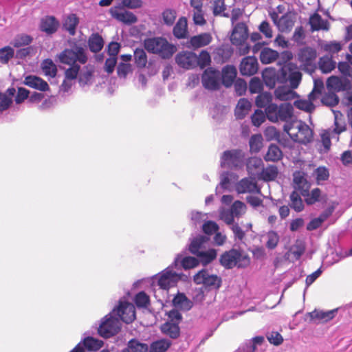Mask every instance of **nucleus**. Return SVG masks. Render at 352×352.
Instances as JSON below:
<instances>
[{
  "label": "nucleus",
  "mask_w": 352,
  "mask_h": 352,
  "mask_svg": "<svg viewBox=\"0 0 352 352\" xmlns=\"http://www.w3.org/2000/svg\"><path fill=\"white\" fill-rule=\"evenodd\" d=\"M41 68L45 76H48L52 78L56 76L57 68L52 60H44L41 64Z\"/></svg>",
  "instance_id": "44"
},
{
  "label": "nucleus",
  "mask_w": 352,
  "mask_h": 352,
  "mask_svg": "<svg viewBox=\"0 0 352 352\" xmlns=\"http://www.w3.org/2000/svg\"><path fill=\"white\" fill-rule=\"evenodd\" d=\"M282 157V151L276 144H271L264 158L266 161L276 162Z\"/></svg>",
  "instance_id": "42"
},
{
  "label": "nucleus",
  "mask_w": 352,
  "mask_h": 352,
  "mask_svg": "<svg viewBox=\"0 0 352 352\" xmlns=\"http://www.w3.org/2000/svg\"><path fill=\"white\" fill-rule=\"evenodd\" d=\"M346 126H340L338 129L324 130L320 133V142L323 146V148H320V152L327 153L331 148V139H336L337 141L339 140V134L342 131H345Z\"/></svg>",
  "instance_id": "12"
},
{
  "label": "nucleus",
  "mask_w": 352,
  "mask_h": 352,
  "mask_svg": "<svg viewBox=\"0 0 352 352\" xmlns=\"http://www.w3.org/2000/svg\"><path fill=\"white\" fill-rule=\"evenodd\" d=\"M291 207L296 212H300L304 208L302 200L296 192H293L290 195Z\"/></svg>",
  "instance_id": "56"
},
{
  "label": "nucleus",
  "mask_w": 352,
  "mask_h": 352,
  "mask_svg": "<svg viewBox=\"0 0 352 352\" xmlns=\"http://www.w3.org/2000/svg\"><path fill=\"white\" fill-rule=\"evenodd\" d=\"M135 62L138 67H144L147 63L146 52L142 49H136L134 52Z\"/></svg>",
  "instance_id": "52"
},
{
  "label": "nucleus",
  "mask_w": 352,
  "mask_h": 352,
  "mask_svg": "<svg viewBox=\"0 0 352 352\" xmlns=\"http://www.w3.org/2000/svg\"><path fill=\"white\" fill-rule=\"evenodd\" d=\"M23 83L34 89L41 91H45L49 89V85L46 81L41 78L34 76L29 75L25 77Z\"/></svg>",
  "instance_id": "19"
},
{
  "label": "nucleus",
  "mask_w": 352,
  "mask_h": 352,
  "mask_svg": "<svg viewBox=\"0 0 352 352\" xmlns=\"http://www.w3.org/2000/svg\"><path fill=\"white\" fill-rule=\"evenodd\" d=\"M241 257L242 254L239 250L232 249L221 255L220 263L225 267L230 269L237 265Z\"/></svg>",
  "instance_id": "16"
},
{
  "label": "nucleus",
  "mask_w": 352,
  "mask_h": 352,
  "mask_svg": "<svg viewBox=\"0 0 352 352\" xmlns=\"http://www.w3.org/2000/svg\"><path fill=\"white\" fill-rule=\"evenodd\" d=\"M256 104L260 108H265V110L271 104H275L272 102V95L269 92L260 94L256 98Z\"/></svg>",
  "instance_id": "37"
},
{
  "label": "nucleus",
  "mask_w": 352,
  "mask_h": 352,
  "mask_svg": "<svg viewBox=\"0 0 352 352\" xmlns=\"http://www.w3.org/2000/svg\"><path fill=\"white\" fill-rule=\"evenodd\" d=\"M199 262L203 265H207L212 261L217 256V251L214 249L204 250L196 255Z\"/></svg>",
  "instance_id": "36"
},
{
  "label": "nucleus",
  "mask_w": 352,
  "mask_h": 352,
  "mask_svg": "<svg viewBox=\"0 0 352 352\" xmlns=\"http://www.w3.org/2000/svg\"><path fill=\"white\" fill-rule=\"evenodd\" d=\"M59 25L58 21L54 16H45L41 21L40 28L43 32L47 34L55 32Z\"/></svg>",
  "instance_id": "23"
},
{
  "label": "nucleus",
  "mask_w": 352,
  "mask_h": 352,
  "mask_svg": "<svg viewBox=\"0 0 352 352\" xmlns=\"http://www.w3.org/2000/svg\"><path fill=\"white\" fill-rule=\"evenodd\" d=\"M221 76L223 84L228 87L232 85L236 76V69L234 66L227 65L223 69Z\"/></svg>",
  "instance_id": "26"
},
{
  "label": "nucleus",
  "mask_w": 352,
  "mask_h": 352,
  "mask_svg": "<svg viewBox=\"0 0 352 352\" xmlns=\"http://www.w3.org/2000/svg\"><path fill=\"white\" fill-rule=\"evenodd\" d=\"M79 19L75 14H70L66 16L63 22L64 28L74 36L76 34V27L78 25Z\"/></svg>",
  "instance_id": "32"
},
{
  "label": "nucleus",
  "mask_w": 352,
  "mask_h": 352,
  "mask_svg": "<svg viewBox=\"0 0 352 352\" xmlns=\"http://www.w3.org/2000/svg\"><path fill=\"white\" fill-rule=\"evenodd\" d=\"M316 51L310 47L301 49L298 54V59L302 65H310L316 58Z\"/></svg>",
  "instance_id": "22"
},
{
  "label": "nucleus",
  "mask_w": 352,
  "mask_h": 352,
  "mask_svg": "<svg viewBox=\"0 0 352 352\" xmlns=\"http://www.w3.org/2000/svg\"><path fill=\"white\" fill-rule=\"evenodd\" d=\"M221 74L211 67L206 69L202 75L203 86L210 90H217L220 85Z\"/></svg>",
  "instance_id": "11"
},
{
  "label": "nucleus",
  "mask_w": 352,
  "mask_h": 352,
  "mask_svg": "<svg viewBox=\"0 0 352 352\" xmlns=\"http://www.w3.org/2000/svg\"><path fill=\"white\" fill-rule=\"evenodd\" d=\"M315 100H310L308 96V100H298L294 102V106L301 110L307 112H311L314 110L315 107L313 104V101Z\"/></svg>",
  "instance_id": "50"
},
{
  "label": "nucleus",
  "mask_w": 352,
  "mask_h": 352,
  "mask_svg": "<svg viewBox=\"0 0 352 352\" xmlns=\"http://www.w3.org/2000/svg\"><path fill=\"white\" fill-rule=\"evenodd\" d=\"M58 58L60 63L69 66L85 64L87 60L85 48L79 45L65 50L58 55Z\"/></svg>",
  "instance_id": "5"
},
{
  "label": "nucleus",
  "mask_w": 352,
  "mask_h": 352,
  "mask_svg": "<svg viewBox=\"0 0 352 352\" xmlns=\"http://www.w3.org/2000/svg\"><path fill=\"white\" fill-rule=\"evenodd\" d=\"M14 54V51L10 46H6L0 49V63H8V61L13 57Z\"/></svg>",
  "instance_id": "57"
},
{
  "label": "nucleus",
  "mask_w": 352,
  "mask_h": 352,
  "mask_svg": "<svg viewBox=\"0 0 352 352\" xmlns=\"http://www.w3.org/2000/svg\"><path fill=\"white\" fill-rule=\"evenodd\" d=\"M121 328V322L115 318L112 313L107 315L102 320L98 328V333L103 338H108L116 334Z\"/></svg>",
  "instance_id": "7"
},
{
  "label": "nucleus",
  "mask_w": 352,
  "mask_h": 352,
  "mask_svg": "<svg viewBox=\"0 0 352 352\" xmlns=\"http://www.w3.org/2000/svg\"><path fill=\"white\" fill-rule=\"evenodd\" d=\"M145 49L153 54H157L163 59H168L175 53L177 47L162 37H154L144 41Z\"/></svg>",
  "instance_id": "4"
},
{
  "label": "nucleus",
  "mask_w": 352,
  "mask_h": 352,
  "mask_svg": "<svg viewBox=\"0 0 352 352\" xmlns=\"http://www.w3.org/2000/svg\"><path fill=\"white\" fill-rule=\"evenodd\" d=\"M252 107L250 102L245 98H241L236 107L234 114L237 119H243L248 114Z\"/></svg>",
  "instance_id": "25"
},
{
  "label": "nucleus",
  "mask_w": 352,
  "mask_h": 352,
  "mask_svg": "<svg viewBox=\"0 0 352 352\" xmlns=\"http://www.w3.org/2000/svg\"><path fill=\"white\" fill-rule=\"evenodd\" d=\"M197 56L192 52H181L175 56V62L185 69H191L197 65Z\"/></svg>",
  "instance_id": "14"
},
{
  "label": "nucleus",
  "mask_w": 352,
  "mask_h": 352,
  "mask_svg": "<svg viewBox=\"0 0 352 352\" xmlns=\"http://www.w3.org/2000/svg\"><path fill=\"white\" fill-rule=\"evenodd\" d=\"M171 342L167 339H161L151 343L149 352H165L170 346Z\"/></svg>",
  "instance_id": "38"
},
{
  "label": "nucleus",
  "mask_w": 352,
  "mask_h": 352,
  "mask_svg": "<svg viewBox=\"0 0 352 352\" xmlns=\"http://www.w3.org/2000/svg\"><path fill=\"white\" fill-rule=\"evenodd\" d=\"M212 40L210 33H202L190 38V44L193 48H200L208 45Z\"/></svg>",
  "instance_id": "24"
},
{
  "label": "nucleus",
  "mask_w": 352,
  "mask_h": 352,
  "mask_svg": "<svg viewBox=\"0 0 352 352\" xmlns=\"http://www.w3.org/2000/svg\"><path fill=\"white\" fill-rule=\"evenodd\" d=\"M134 302L138 307L146 308L149 305V297L144 292L137 294L134 298Z\"/></svg>",
  "instance_id": "58"
},
{
  "label": "nucleus",
  "mask_w": 352,
  "mask_h": 352,
  "mask_svg": "<svg viewBox=\"0 0 352 352\" xmlns=\"http://www.w3.org/2000/svg\"><path fill=\"white\" fill-rule=\"evenodd\" d=\"M83 346L89 351H97L100 349L102 345L103 342L93 337H87L82 340Z\"/></svg>",
  "instance_id": "43"
},
{
  "label": "nucleus",
  "mask_w": 352,
  "mask_h": 352,
  "mask_svg": "<svg viewBox=\"0 0 352 352\" xmlns=\"http://www.w3.org/2000/svg\"><path fill=\"white\" fill-rule=\"evenodd\" d=\"M209 238L206 236L199 235L193 239L189 245L190 252L197 255L201 251L206 249V245L208 243Z\"/></svg>",
  "instance_id": "21"
},
{
  "label": "nucleus",
  "mask_w": 352,
  "mask_h": 352,
  "mask_svg": "<svg viewBox=\"0 0 352 352\" xmlns=\"http://www.w3.org/2000/svg\"><path fill=\"white\" fill-rule=\"evenodd\" d=\"M232 214L236 218L242 217L246 211L245 204L241 201H236L233 203L230 208Z\"/></svg>",
  "instance_id": "55"
},
{
  "label": "nucleus",
  "mask_w": 352,
  "mask_h": 352,
  "mask_svg": "<svg viewBox=\"0 0 352 352\" xmlns=\"http://www.w3.org/2000/svg\"><path fill=\"white\" fill-rule=\"evenodd\" d=\"M179 257L175 258L172 265L157 274L155 279L161 289H168L174 287L179 280L186 281L188 276L176 269L179 265Z\"/></svg>",
  "instance_id": "2"
},
{
  "label": "nucleus",
  "mask_w": 352,
  "mask_h": 352,
  "mask_svg": "<svg viewBox=\"0 0 352 352\" xmlns=\"http://www.w3.org/2000/svg\"><path fill=\"white\" fill-rule=\"evenodd\" d=\"M267 247L270 249L275 248L279 241V236L278 234L274 231H270L267 234Z\"/></svg>",
  "instance_id": "64"
},
{
  "label": "nucleus",
  "mask_w": 352,
  "mask_h": 352,
  "mask_svg": "<svg viewBox=\"0 0 352 352\" xmlns=\"http://www.w3.org/2000/svg\"><path fill=\"white\" fill-rule=\"evenodd\" d=\"M314 86L312 91L309 94L310 100H316L318 95L321 94L324 88L323 81L321 79H314Z\"/></svg>",
  "instance_id": "61"
},
{
  "label": "nucleus",
  "mask_w": 352,
  "mask_h": 352,
  "mask_svg": "<svg viewBox=\"0 0 352 352\" xmlns=\"http://www.w3.org/2000/svg\"><path fill=\"white\" fill-rule=\"evenodd\" d=\"M327 86L329 90L340 91L343 89L344 85L341 79L336 76H332L327 79Z\"/></svg>",
  "instance_id": "48"
},
{
  "label": "nucleus",
  "mask_w": 352,
  "mask_h": 352,
  "mask_svg": "<svg viewBox=\"0 0 352 352\" xmlns=\"http://www.w3.org/2000/svg\"><path fill=\"white\" fill-rule=\"evenodd\" d=\"M162 331L172 338H176L179 335V327L177 324L167 322L162 327Z\"/></svg>",
  "instance_id": "49"
},
{
  "label": "nucleus",
  "mask_w": 352,
  "mask_h": 352,
  "mask_svg": "<svg viewBox=\"0 0 352 352\" xmlns=\"http://www.w3.org/2000/svg\"><path fill=\"white\" fill-rule=\"evenodd\" d=\"M236 190L239 194L260 193L261 189L257 186L254 178L245 177L239 181L236 185Z\"/></svg>",
  "instance_id": "15"
},
{
  "label": "nucleus",
  "mask_w": 352,
  "mask_h": 352,
  "mask_svg": "<svg viewBox=\"0 0 352 352\" xmlns=\"http://www.w3.org/2000/svg\"><path fill=\"white\" fill-rule=\"evenodd\" d=\"M313 175L316 178L317 183L320 184L322 182L329 179V170L324 166H320L314 170Z\"/></svg>",
  "instance_id": "54"
},
{
  "label": "nucleus",
  "mask_w": 352,
  "mask_h": 352,
  "mask_svg": "<svg viewBox=\"0 0 352 352\" xmlns=\"http://www.w3.org/2000/svg\"><path fill=\"white\" fill-rule=\"evenodd\" d=\"M126 349L131 352H147L148 351L146 344L141 343L135 340L129 341Z\"/></svg>",
  "instance_id": "53"
},
{
  "label": "nucleus",
  "mask_w": 352,
  "mask_h": 352,
  "mask_svg": "<svg viewBox=\"0 0 352 352\" xmlns=\"http://www.w3.org/2000/svg\"><path fill=\"white\" fill-rule=\"evenodd\" d=\"M320 194V190L318 188L313 189L311 192H308V189L306 191L302 192V196L306 197L305 201L309 205L314 204L319 201Z\"/></svg>",
  "instance_id": "46"
},
{
  "label": "nucleus",
  "mask_w": 352,
  "mask_h": 352,
  "mask_svg": "<svg viewBox=\"0 0 352 352\" xmlns=\"http://www.w3.org/2000/svg\"><path fill=\"white\" fill-rule=\"evenodd\" d=\"M258 69L257 59L254 56H247L242 59L239 69L243 76H252Z\"/></svg>",
  "instance_id": "17"
},
{
  "label": "nucleus",
  "mask_w": 352,
  "mask_h": 352,
  "mask_svg": "<svg viewBox=\"0 0 352 352\" xmlns=\"http://www.w3.org/2000/svg\"><path fill=\"white\" fill-rule=\"evenodd\" d=\"M263 166L262 160L256 157L250 158L246 164L247 170L250 175H257Z\"/></svg>",
  "instance_id": "34"
},
{
  "label": "nucleus",
  "mask_w": 352,
  "mask_h": 352,
  "mask_svg": "<svg viewBox=\"0 0 352 352\" xmlns=\"http://www.w3.org/2000/svg\"><path fill=\"white\" fill-rule=\"evenodd\" d=\"M321 101L327 106L334 107L338 104L339 98L335 93L329 91L322 98Z\"/></svg>",
  "instance_id": "60"
},
{
  "label": "nucleus",
  "mask_w": 352,
  "mask_h": 352,
  "mask_svg": "<svg viewBox=\"0 0 352 352\" xmlns=\"http://www.w3.org/2000/svg\"><path fill=\"white\" fill-rule=\"evenodd\" d=\"M250 91L252 94H258L263 89V83L261 80L256 77L251 79L249 85Z\"/></svg>",
  "instance_id": "63"
},
{
  "label": "nucleus",
  "mask_w": 352,
  "mask_h": 352,
  "mask_svg": "<svg viewBox=\"0 0 352 352\" xmlns=\"http://www.w3.org/2000/svg\"><path fill=\"white\" fill-rule=\"evenodd\" d=\"M309 23L313 30H327L329 29V23L323 19L318 14H314L310 17Z\"/></svg>",
  "instance_id": "30"
},
{
  "label": "nucleus",
  "mask_w": 352,
  "mask_h": 352,
  "mask_svg": "<svg viewBox=\"0 0 352 352\" xmlns=\"http://www.w3.org/2000/svg\"><path fill=\"white\" fill-rule=\"evenodd\" d=\"M32 38L30 36L21 34L15 36L12 42V44L15 47H20L29 45L32 43Z\"/></svg>",
  "instance_id": "51"
},
{
  "label": "nucleus",
  "mask_w": 352,
  "mask_h": 352,
  "mask_svg": "<svg viewBox=\"0 0 352 352\" xmlns=\"http://www.w3.org/2000/svg\"><path fill=\"white\" fill-rule=\"evenodd\" d=\"M311 320L327 322L331 320L335 316V311H317L314 310L312 312L308 314Z\"/></svg>",
  "instance_id": "35"
},
{
  "label": "nucleus",
  "mask_w": 352,
  "mask_h": 352,
  "mask_svg": "<svg viewBox=\"0 0 352 352\" xmlns=\"http://www.w3.org/2000/svg\"><path fill=\"white\" fill-rule=\"evenodd\" d=\"M278 57V53L270 48H263L260 54V60L263 64H270L275 61Z\"/></svg>",
  "instance_id": "33"
},
{
  "label": "nucleus",
  "mask_w": 352,
  "mask_h": 352,
  "mask_svg": "<svg viewBox=\"0 0 352 352\" xmlns=\"http://www.w3.org/2000/svg\"><path fill=\"white\" fill-rule=\"evenodd\" d=\"M261 177L265 181H272L278 175V169L275 166H269L261 169Z\"/></svg>",
  "instance_id": "45"
},
{
  "label": "nucleus",
  "mask_w": 352,
  "mask_h": 352,
  "mask_svg": "<svg viewBox=\"0 0 352 352\" xmlns=\"http://www.w3.org/2000/svg\"><path fill=\"white\" fill-rule=\"evenodd\" d=\"M284 131L296 142L307 144L313 140V131L300 120H294L284 126Z\"/></svg>",
  "instance_id": "3"
},
{
  "label": "nucleus",
  "mask_w": 352,
  "mask_h": 352,
  "mask_svg": "<svg viewBox=\"0 0 352 352\" xmlns=\"http://www.w3.org/2000/svg\"><path fill=\"white\" fill-rule=\"evenodd\" d=\"M194 281L197 284H203L206 287L217 289L221 286V278L210 274L208 271L203 270L194 276Z\"/></svg>",
  "instance_id": "10"
},
{
  "label": "nucleus",
  "mask_w": 352,
  "mask_h": 352,
  "mask_svg": "<svg viewBox=\"0 0 352 352\" xmlns=\"http://www.w3.org/2000/svg\"><path fill=\"white\" fill-rule=\"evenodd\" d=\"M109 13L113 18L126 25L133 24L138 21L137 16L133 13L123 10L120 6L111 8Z\"/></svg>",
  "instance_id": "13"
},
{
  "label": "nucleus",
  "mask_w": 352,
  "mask_h": 352,
  "mask_svg": "<svg viewBox=\"0 0 352 352\" xmlns=\"http://www.w3.org/2000/svg\"><path fill=\"white\" fill-rule=\"evenodd\" d=\"M250 151L258 153L263 146V137L261 134H255L251 136L249 141Z\"/></svg>",
  "instance_id": "47"
},
{
  "label": "nucleus",
  "mask_w": 352,
  "mask_h": 352,
  "mask_svg": "<svg viewBox=\"0 0 352 352\" xmlns=\"http://www.w3.org/2000/svg\"><path fill=\"white\" fill-rule=\"evenodd\" d=\"M294 89L291 85L290 87L286 86L278 87L274 91L275 97L281 101L293 100L297 97V94Z\"/></svg>",
  "instance_id": "20"
},
{
  "label": "nucleus",
  "mask_w": 352,
  "mask_h": 352,
  "mask_svg": "<svg viewBox=\"0 0 352 352\" xmlns=\"http://www.w3.org/2000/svg\"><path fill=\"white\" fill-rule=\"evenodd\" d=\"M219 217L228 225L234 224V217L232 214L231 209L221 208L219 209Z\"/></svg>",
  "instance_id": "59"
},
{
  "label": "nucleus",
  "mask_w": 352,
  "mask_h": 352,
  "mask_svg": "<svg viewBox=\"0 0 352 352\" xmlns=\"http://www.w3.org/2000/svg\"><path fill=\"white\" fill-rule=\"evenodd\" d=\"M115 318L126 324L132 322L135 318V310L134 305L125 300H120L119 305L111 312Z\"/></svg>",
  "instance_id": "8"
},
{
  "label": "nucleus",
  "mask_w": 352,
  "mask_h": 352,
  "mask_svg": "<svg viewBox=\"0 0 352 352\" xmlns=\"http://www.w3.org/2000/svg\"><path fill=\"white\" fill-rule=\"evenodd\" d=\"M263 78L266 86L272 89L278 80L284 83L289 82L293 89H296L302 78V74L297 66L292 63H286L278 71L277 74L272 69H266L263 73Z\"/></svg>",
  "instance_id": "1"
},
{
  "label": "nucleus",
  "mask_w": 352,
  "mask_h": 352,
  "mask_svg": "<svg viewBox=\"0 0 352 352\" xmlns=\"http://www.w3.org/2000/svg\"><path fill=\"white\" fill-rule=\"evenodd\" d=\"M176 16L175 10L172 9H166L162 13L164 22L168 25H171L174 23Z\"/></svg>",
  "instance_id": "62"
},
{
  "label": "nucleus",
  "mask_w": 352,
  "mask_h": 352,
  "mask_svg": "<svg viewBox=\"0 0 352 352\" xmlns=\"http://www.w3.org/2000/svg\"><path fill=\"white\" fill-rule=\"evenodd\" d=\"M173 302L175 307L184 311H188L192 307V302L183 294H178L173 298Z\"/></svg>",
  "instance_id": "28"
},
{
  "label": "nucleus",
  "mask_w": 352,
  "mask_h": 352,
  "mask_svg": "<svg viewBox=\"0 0 352 352\" xmlns=\"http://www.w3.org/2000/svg\"><path fill=\"white\" fill-rule=\"evenodd\" d=\"M293 106L289 103L277 104H271L265 109V114L267 119L276 122L278 120L287 122L293 116Z\"/></svg>",
  "instance_id": "6"
},
{
  "label": "nucleus",
  "mask_w": 352,
  "mask_h": 352,
  "mask_svg": "<svg viewBox=\"0 0 352 352\" xmlns=\"http://www.w3.org/2000/svg\"><path fill=\"white\" fill-rule=\"evenodd\" d=\"M88 44L91 52H98L102 50L104 42L98 34H94L90 36Z\"/></svg>",
  "instance_id": "40"
},
{
  "label": "nucleus",
  "mask_w": 352,
  "mask_h": 352,
  "mask_svg": "<svg viewBox=\"0 0 352 352\" xmlns=\"http://www.w3.org/2000/svg\"><path fill=\"white\" fill-rule=\"evenodd\" d=\"M173 34L177 38H184L188 35L187 20L184 17L180 18L173 28Z\"/></svg>",
  "instance_id": "31"
},
{
  "label": "nucleus",
  "mask_w": 352,
  "mask_h": 352,
  "mask_svg": "<svg viewBox=\"0 0 352 352\" xmlns=\"http://www.w3.org/2000/svg\"><path fill=\"white\" fill-rule=\"evenodd\" d=\"M248 38L247 27L245 23H240L235 25L230 36L232 44L241 45Z\"/></svg>",
  "instance_id": "18"
},
{
  "label": "nucleus",
  "mask_w": 352,
  "mask_h": 352,
  "mask_svg": "<svg viewBox=\"0 0 352 352\" xmlns=\"http://www.w3.org/2000/svg\"><path fill=\"white\" fill-rule=\"evenodd\" d=\"M294 25V21L289 14L283 15L278 20V28L281 32L290 31Z\"/></svg>",
  "instance_id": "41"
},
{
  "label": "nucleus",
  "mask_w": 352,
  "mask_h": 352,
  "mask_svg": "<svg viewBox=\"0 0 352 352\" xmlns=\"http://www.w3.org/2000/svg\"><path fill=\"white\" fill-rule=\"evenodd\" d=\"M179 257V265L176 268L178 270V272H179L182 268H184L185 270L190 269L196 267L199 264L198 259L195 257L183 256L182 254H178L176 258Z\"/></svg>",
  "instance_id": "29"
},
{
  "label": "nucleus",
  "mask_w": 352,
  "mask_h": 352,
  "mask_svg": "<svg viewBox=\"0 0 352 352\" xmlns=\"http://www.w3.org/2000/svg\"><path fill=\"white\" fill-rule=\"evenodd\" d=\"M336 63L327 56L320 58L319 67L322 73H329L336 67Z\"/></svg>",
  "instance_id": "39"
},
{
  "label": "nucleus",
  "mask_w": 352,
  "mask_h": 352,
  "mask_svg": "<svg viewBox=\"0 0 352 352\" xmlns=\"http://www.w3.org/2000/svg\"><path fill=\"white\" fill-rule=\"evenodd\" d=\"M294 185L296 190H300L301 192L306 191L309 188V184L305 178V175L303 172L296 171L294 175Z\"/></svg>",
  "instance_id": "27"
},
{
  "label": "nucleus",
  "mask_w": 352,
  "mask_h": 352,
  "mask_svg": "<svg viewBox=\"0 0 352 352\" xmlns=\"http://www.w3.org/2000/svg\"><path fill=\"white\" fill-rule=\"evenodd\" d=\"M245 153L239 149L226 151L221 158V167L241 168L243 166Z\"/></svg>",
  "instance_id": "9"
}]
</instances>
